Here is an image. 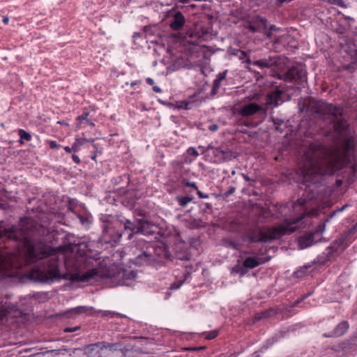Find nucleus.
Segmentation results:
<instances>
[{"instance_id":"423d86ee","label":"nucleus","mask_w":357,"mask_h":357,"mask_svg":"<svg viewBox=\"0 0 357 357\" xmlns=\"http://www.w3.org/2000/svg\"><path fill=\"white\" fill-rule=\"evenodd\" d=\"M153 225L144 219L137 220V223L134 224L128 220L124 222V228L131 231L128 238H131L135 234H142L143 235H149L153 233L151 228Z\"/></svg>"},{"instance_id":"412c9836","label":"nucleus","mask_w":357,"mask_h":357,"mask_svg":"<svg viewBox=\"0 0 357 357\" xmlns=\"http://www.w3.org/2000/svg\"><path fill=\"white\" fill-rule=\"evenodd\" d=\"M153 260V257L151 255L144 252L139 255L137 258V263L140 264H148Z\"/></svg>"},{"instance_id":"dca6fc26","label":"nucleus","mask_w":357,"mask_h":357,"mask_svg":"<svg viewBox=\"0 0 357 357\" xmlns=\"http://www.w3.org/2000/svg\"><path fill=\"white\" fill-rule=\"evenodd\" d=\"M185 23V17L181 12H177L174 16L173 20L170 23V26L174 30L180 29Z\"/></svg>"},{"instance_id":"680f3d73","label":"nucleus","mask_w":357,"mask_h":357,"mask_svg":"<svg viewBox=\"0 0 357 357\" xmlns=\"http://www.w3.org/2000/svg\"><path fill=\"white\" fill-rule=\"evenodd\" d=\"M258 98V97H256V96H252V98Z\"/></svg>"},{"instance_id":"c9c22d12","label":"nucleus","mask_w":357,"mask_h":357,"mask_svg":"<svg viewBox=\"0 0 357 357\" xmlns=\"http://www.w3.org/2000/svg\"><path fill=\"white\" fill-rule=\"evenodd\" d=\"M75 142L80 146H83L86 142V139L84 137L75 138Z\"/></svg>"},{"instance_id":"1a4fd4ad","label":"nucleus","mask_w":357,"mask_h":357,"mask_svg":"<svg viewBox=\"0 0 357 357\" xmlns=\"http://www.w3.org/2000/svg\"><path fill=\"white\" fill-rule=\"evenodd\" d=\"M0 325L6 322L7 315L12 312H17V305L8 302V298L0 299Z\"/></svg>"},{"instance_id":"de8ad7c7","label":"nucleus","mask_w":357,"mask_h":357,"mask_svg":"<svg viewBox=\"0 0 357 357\" xmlns=\"http://www.w3.org/2000/svg\"><path fill=\"white\" fill-rule=\"evenodd\" d=\"M76 328H65L64 331L65 332H73V331H76Z\"/></svg>"},{"instance_id":"4c0bfd02","label":"nucleus","mask_w":357,"mask_h":357,"mask_svg":"<svg viewBox=\"0 0 357 357\" xmlns=\"http://www.w3.org/2000/svg\"><path fill=\"white\" fill-rule=\"evenodd\" d=\"M72 151L73 152H77L80 149V146L75 141L73 144L72 145Z\"/></svg>"},{"instance_id":"37998d69","label":"nucleus","mask_w":357,"mask_h":357,"mask_svg":"<svg viewBox=\"0 0 357 357\" xmlns=\"http://www.w3.org/2000/svg\"><path fill=\"white\" fill-rule=\"evenodd\" d=\"M72 158L75 163L79 164L80 162V159L77 155L73 154Z\"/></svg>"},{"instance_id":"f03ea898","label":"nucleus","mask_w":357,"mask_h":357,"mask_svg":"<svg viewBox=\"0 0 357 357\" xmlns=\"http://www.w3.org/2000/svg\"><path fill=\"white\" fill-rule=\"evenodd\" d=\"M301 167L302 182H320L323 176L333 175L347 165L354 162L355 142L352 137H344L334 146L326 147L320 142L312 143L303 151Z\"/></svg>"},{"instance_id":"7ed1b4c3","label":"nucleus","mask_w":357,"mask_h":357,"mask_svg":"<svg viewBox=\"0 0 357 357\" xmlns=\"http://www.w3.org/2000/svg\"><path fill=\"white\" fill-rule=\"evenodd\" d=\"M310 204L305 198L301 197L291 206L280 204L273 206L269 211L274 212L276 219L283 218L281 224L275 227H264L252 238L254 241L266 242L278 239L291 234L300 227L310 225L312 217L317 216L318 210L308 211Z\"/></svg>"},{"instance_id":"864d4df0","label":"nucleus","mask_w":357,"mask_h":357,"mask_svg":"<svg viewBox=\"0 0 357 357\" xmlns=\"http://www.w3.org/2000/svg\"><path fill=\"white\" fill-rule=\"evenodd\" d=\"M94 142V139H86V142H90V143H93Z\"/></svg>"},{"instance_id":"c03bdc74","label":"nucleus","mask_w":357,"mask_h":357,"mask_svg":"<svg viewBox=\"0 0 357 357\" xmlns=\"http://www.w3.org/2000/svg\"><path fill=\"white\" fill-rule=\"evenodd\" d=\"M273 312V310H271L268 312H264L262 313V316L261 317H267L270 316V314Z\"/></svg>"},{"instance_id":"0eeeda50","label":"nucleus","mask_w":357,"mask_h":357,"mask_svg":"<svg viewBox=\"0 0 357 357\" xmlns=\"http://www.w3.org/2000/svg\"><path fill=\"white\" fill-rule=\"evenodd\" d=\"M287 100V95L282 89H276L268 93L266 98V105L269 106H277Z\"/></svg>"},{"instance_id":"9b49d317","label":"nucleus","mask_w":357,"mask_h":357,"mask_svg":"<svg viewBox=\"0 0 357 357\" xmlns=\"http://www.w3.org/2000/svg\"><path fill=\"white\" fill-rule=\"evenodd\" d=\"M99 275V272L97 269L93 268L88 271L87 272L83 273H77L72 275V279L73 280L80 281L83 282H89L92 279H96Z\"/></svg>"},{"instance_id":"393cba45","label":"nucleus","mask_w":357,"mask_h":357,"mask_svg":"<svg viewBox=\"0 0 357 357\" xmlns=\"http://www.w3.org/2000/svg\"><path fill=\"white\" fill-rule=\"evenodd\" d=\"M18 134L20 137V142L21 144H23V140H26L27 142L31 140V135L23 129H20L18 130Z\"/></svg>"},{"instance_id":"f8f14e48","label":"nucleus","mask_w":357,"mask_h":357,"mask_svg":"<svg viewBox=\"0 0 357 357\" xmlns=\"http://www.w3.org/2000/svg\"><path fill=\"white\" fill-rule=\"evenodd\" d=\"M177 218L189 229H196L202 226V222L200 219L193 218L189 215H178Z\"/></svg>"},{"instance_id":"8fccbe9b","label":"nucleus","mask_w":357,"mask_h":357,"mask_svg":"<svg viewBox=\"0 0 357 357\" xmlns=\"http://www.w3.org/2000/svg\"><path fill=\"white\" fill-rule=\"evenodd\" d=\"M153 89L156 93H160L161 92V89L158 86H153Z\"/></svg>"},{"instance_id":"6e6552de","label":"nucleus","mask_w":357,"mask_h":357,"mask_svg":"<svg viewBox=\"0 0 357 357\" xmlns=\"http://www.w3.org/2000/svg\"><path fill=\"white\" fill-rule=\"evenodd\" d=\"M285 79L289 82H294L298 86H303L307 80L306 73L303 68H292L288 70Z\"/></svg>"},{"instance_id":"a18cd8bd","label":"nucleus","mask_w":357,"mask_h":357,"mask_svg":"<svg viewBox=\"0 0 357 357\" xmlns=\"http://www.w3.org/2000/svg\"><path fill=\"white\" fill-rule=\"evenodd\" d=\"M146 82L149 85H153L154 84V80L150 77L146 78Z\"/></svg>"},{"instance_id":"72a5a7b5","label":"nucleus","mask_w":357,"mask_h":357,"mask_svg":"<svg viewBox=\"0 0 357 357\" xmlns=\"http://www.w3.org/2000/svg\"><path fill=\"white\" fill-rule=\"evenodd\" d=\"M189 36L192 38H196V42L197 41V40H200L202 39L203 37H204V35L203 33L202 34H200L199 32L196 33L195 31H193V32H191L190 34H189Z\"/></svg>"},{"instance_id":"052dcab7","label":"nucleus","mask_w":357,"mask_h":357,"mask_svg":"<svg viewBox=\"0 0 357 357\" xmlns=\"http://www.w3.org/2000/svg\"><path fill=\"white\" fill-rule=\"evenodd\" d=\"M247 65L250 63V61L248 59L246 60Z\"/></svg>"},{"instance_id":"e433bc0d","label":"nucleus","mask_w":357,"mask_h":357,"mask_svg":"<svg viewBox=\"0 0 357 357\" xmlns=\"http://www.w3.org/2000/svg\"><path fill=\"white\" fill-rule=\"evenodd\" d=\"M227 75V71L220 73L218 74V77L216 78L217 80L219 82H222L223 79H225Z\"/></svg>"},{"instance_id":"c756f323","label":"nucleus","mask_w":357,"mask_h":357,"mask_svg":"<svg viewBox=\"0 0 357 357\" xmlns=\"http://www.w3.org/2000/svg\"><path fill=\"white\" fill-rule=\"evenodd\" d=\"M191 200L192 199L188 197H182L178 198V203L181 206H186L189 202H191Z\"/></svg>"},{"instance_id":"5fc2aeb1","label":"nucleus","mask_w":357,"mask_h":357,"mask_svg":"<svg viewBox=\"0 0 357 357\" xmlns=\"http://www.w3.org/2000/svg\"><path fill=\"white\" fill-rule=\"evenodd\" d=\"M3 21L5 24H7L8 22V18H4Z\"/></svg>"},{"instance_id":"f3484780","label":"nucleus","mask_w":357,"mask_h":357,"mask_svg":"<svg viewBox=\"0 0 357 357\" xmlns=\"http://www.w3.org/2000/svg\"><path fill=\"white\" fill-rule=\"evenodd\" d=\"M348 236L349 234H343L338 241L333 243L332 249L335 252L344 250L349 245V241H347Z\"/></svg>"},{"instance_id":"a878e982","label":"nucleus","mask_w":357,"mask_h":357,"mask_svg":"<svg viewBox=\"0 0 357 357\" xmlns=\"http://www.w3.org/2000/svg\"><path fill=\"white\" fill-rule=\"evenodd\" d=\"M262 261L254 258V257H247V268H255L259 265Z\"/></svg>"},{"instance_id":"c85d7f7f","label":"nucleus","mask_w":357,"mask_h":357,"mask_svg":"<svg viewBox=\"0 0 357 357\" xmlns=\"http://www.w3.org/2000/svg\"><path fill=\"white\" fill-rule=\"evenodd\" d=\"M231 54L238 56L239 59H243L245 56V52L241 50L232 49Z\"/></svg>"},{"instance_id":"a211bd4d","label":"nucleus","mask_w":357,"mask_h":357,"mask_svg":"<svg viewBox=\"0 0 357 357\" xmlns=\"http://www.w3.org/2000/svg\"><path fill=\"white\" fill-rule=\"evenodd\" d=\"M349 324L347 321H342L340 323L335 330L331 332L328 336L330 337H338L342 335L348 329Z\"/></svg>"},{"instance_id":"2f4dec72","label":"nucleus","mask_w":357,"mask_h":357,"mask_svg":"<svg viewBox=\"0 0 357 357\" xmlns=\"http://www.w3.org/2000/svg\"><path fill=\"white\" fill-rule=\"evenodd\" d=\"M218 333L217 331H212L206 335L205 338L207 340H213L218 336Z\"/></svg>"},{"instance_id":"bf43d9fd","label":"nucleus","mask_w":357,"mask_h":357,"mask_svg":"<svg viewBox=\"0 0 357 357\" xmlns=\"http://www.w3.org/2000/svg\"><path fill=\"white\" fill-rule=\"evenodd\" d=\"M96 155H93V156H92V158H92V160H96Z\"/></svg>"},{"instance_id":"603ef678","label":"nucleus","mask_w":357,"mask_h":357,"mask_svg":"<svg viewBox=\"0 0 357 357\" xmlns=\"http://www.w3.org/2000/svg\"><path fill=\"white\" fill-rule=\"evenodd\" d=\"M181 284L176 285V284H172V285L171 286V288H172V289H178V288L180 287V286H181Z\"/></svg>"},{"instance_id":"7c9ffc66","label":"nucleus","mask_w":357,"mask_h":357,"mask_svg":"<svg viewBox=\"0 0 357 357\" xmlns=\"http://www.w3.org/2000/svg\"><path fill=\"white\" fill-rule=\"evenodd\" d=\"M100 312L102 317H114L120 315L119 313L112 311H100Z\"/></svg>"},{"instance_id":"79ce46f5","label":"nucleus","mask_w":357,"mask_h":357,"mask_svg":"<svg viewBox=\"0 0 357 357\" xmlns=\"http://www.w3.org/2000/svg\"><path fill=\"white\" fill-rule=\"evenodd\" d=\"M185 185L187 186H189V187H191V188H193L197 190V186L195 182H186Z\"/></svg>"},{"instance_id":"f257e3e1","label":"nucleus","mask_w":357,"mask_h":357,"mask_svg":"<svg viewBox=\"0 0 357 357\" xmlns=\"http://www.w3.org/2000/svg\"><path fill=\"white\" fill-rule=\"evenodd\" d=\"M31 235V232L24 227H12L4 230L1 236L20 241L21 245L15 252L0 250V268L5 270L20 268L38 259H46L43 268L38 271V278L43 282L60 278L59 264L71 254L73 245L52 248L42 242L36 243Z\"/></svg>"},{"instance_id":"bb28decb","label":"nucleus","mask_w":357,"mask_h":357,"mask_svg":"<svg viewBox=\"0 0 357 357\" xmlns=\"http://www.w3.org/2000/svg\"><path fill=\"white\" fill-rule=\"evenodd\" d=\"M89 113L88 112H84L82 115L79 116L77 119L78 121V127H81V125L83 121H86L87 123H89L91 126H93V123H90L88 119V116Z\"/></svg>"},{"instance_id":"6e6d98bb","label":"nucleus","mask_w":357,"mask_h":357,"mask_svg":"<svg viewBox=\"0 0 357 357\" xmlns=\"http://www.w3.org/2000/svg\"><path fill=\"white\" fill-rule=\"evenodd\" d=\"M247 29H250L251 30H254V28H253L252 26H248V24H247Z\"/></svg>"},{"instance_id":"20e7f679","label":"nucleus","mask_w":357,"mask_h":357,"mask_svg":"<svg viewBox=\"0 0 357 357\" xmlns=\"http://www.w3.org/2000/svg\"><path fill=\"white\" fill-rule=\"evenodd\" d=\"M119 346L117 343L100 342L86 347L85 352L89 357H107L109 352L116 350Z\"/></svg>"},{"instance_id":"49530a36","label":"nucleus","mask_w":357,"mask_h":357,"mask_svg":"<svg viewBox=\"0 0 357 357\" xmlns=\"http://www.w3.org/2000/svg\"><path fill=\"white\" fill-rule=\"evenodd\" d=\"M188 105H189V103H188V102H181V105L179 107H183V108H185V109H188V108H189V107H188Z\"/></svg>"},{"instance_id":"58836bf2","label":"nucleus","mask_w":357,"mask_h":357,"mask_svg":"<svg viewBox=\"0 0 357 357\" xmlns=\"http://www.w3.org/2000/svg\"><path fill=\"white\" fill-rule=\"evenodd\" d=\"M218 129V126L217 124H211L208 126V130L212 132H215Z\"/></svg>"},{"instance_id":"ea45409f","label":"nucleus","mask_w":357,"mask_h":357,"mask_svg":"<svg viewBox=\"0 0 357 357\" xmlns=\"http://www.w3.org/2000/svg\"><path fill=\"white\" fill-rule=\"evenodd\" d=\"M269 213H270V211H266V210H265V209H263V210L261 211V215H261V218H268V216L269 215Z\"/></svg>"},{"instance_id":"aec40b11","label":"nucleus","mask_w":357,"mask_h":357,"mask_svg":"<svg viewBox=\"0 0 357 357\" xmlns=\"http://www.w3.org/2000/svg\"><path fill=\"white\" fill-rule=\"evenodd\" d=\"M245 272V259H242L241 261L232 268V274H239L241 276L243 275Z\"/></svg>"},{"instance_id":"39448f33","label":"nucleus","mask_w":357,"mask_h":357,"mask_svg":"<svg viewBox=\"0 0 357 357\" xmlns=\"http://www.w3.org/2000/svg\"><path fill=\"white\" fill-rule=\"evenodd\" d=\"M153 225L144 219L137 220V223L134 224L128 220L124 222V228L131 231L128 238H131L135 234H142L143 235H149L153 233L151 228Z\"/></svg>"},{"instance_id":"5701e85b","label":"nucleus","mask_w":357,"mask_h":357,"mask_svg":"<svg viewBox=\"0 0 357 357\" xmlns=\"http://www.w3.org/2000/svg\"><path fill=\"white\" fill-rule=\"evenodd\" d=\"M205 149L203 146H199L198 149H196L192 147H190L187 150V153L189 155L192 156L194 158H197L199 155L204 153Z\"/></svg>"},{"instance_id":"b1692460","label":"nucleus","mask_w":357,"mask_h":357,"mask_svg":"<svg viewBox=\"0 0 357 357\" xmlns=\"http://www.w3.org/2000/svg\"><path fill=\"white\" fill-rule=\"evenodd\" d=\"M92 310V307H87L84 306H79L71 310V311L75 314H91Z\"/></svg>"},{"instance_id":"9d476101","label":"nucleus","mask_w":357,"mask_h":357,"mask_svg":"<svg viewBox=\"0 0 357 357\" xmlns=\"http://www.w3.org/2000/svg\"><path fill=\"white\" fill-rule=\"evenodd\" d=\"M325 223L320 225L314 233H309L301 236L298 239V244L301 249H305L312 245L313 242L314 241V235L316 234H321L324 232L325 230Z\"/></svg>"},{"instance_id":"4d7b16f0","label":"nucleus","mask_w":357,"mask_h":357,"mask_svg":"<svg viewBox=\"0 0 357 357\" xmlns=\"http://www.w3.org/2000/svg\"><path fill=\"white\" fill-rule=\"evenodd\" d=\"M266 82H267V84H273V81H271V80H268V79H266Z\"/></svg>"},{"instance_id":"4468645a","label":"nucleus","mask_w":357,"mask_h":357,"mask_svg":"<svg viewBox=\"0 0 357 357\" xmlns=\"http://www.w3.org/2000/svg\"><path fill=\"white\" fill-rule=\"evenodd\" d=\"M247 126H248V116L257 114L261 118H264L266 114V109L256 103L247 104Z\"/></svg>"},{"instance_id":"09e8293b","label":"nucleus","mask_w":357,"mask_h":357,"mask_svg":"<svg viewBox=\"0 0 357 357\" xmlns=\"http://www.w3.org/2000/svg\"><path fill=\"white\" fill-rule=\"evenodd\" d=\"M197 194L199 195V197L200 198H207L208 197V195H203V193H202L200 191H197Z\"/></svg>"},{"instance_id":"6ab92c4d","label":"nucleus","mask_w":357,"mask_h":357,"mask_svg":"<svg viewBox=\"0 0 357 357\" xmlns=\"http://www.w3.org/2000/svg\"><path fill=\"white\" fill-rule=\"evenodd\" d=\"M136 278V273L134 271L123 273L122 275L121 285L130 286Z\"/></svg>"},{"instance_id":"cd10ccee","label":"nucleus","mask_w":357,"mask_h":357,"mask_svg":"<svg viewBox=\"0 0 357 357\" xmlns=\"http://www.w3.org/2000/svg\"><path fill=\"white\" fill-rule=\"evenodd\" d=\"M346 128H347V125H346L345 122H344L342 120L337 121L335 124V129L337 131H338L339 132L344 131V130H346Z\"/></svg>"},{"instance_id":"473e14b6","label":"nucleus","mask_w":357,"mask_h":357,"mask_svg":"<svg viewBox=\"0 0 357 357\" xmlns=\"http://www.w3.org/2000/svg\"><path fill=\"white\" fill-rule=\"evenodd\" d=\"M220 84H221V82H219L216 79L214 80L213 89H212V91H211L213 94H215L217 93L218 89L220 86Z\"/></svg>"},{"instance_id":"f704fd0d","label":"nucleus","mask_w":357,"mask_h":357,"mask_svg":"<svg viewBox=\"0 0 357 357\" xmlns=\"http://www.w3.org/2000/svg\"><path fill=\"white\" fill-rule=\"evenodd\" d=\"M50 147L52 149H58L60 147V145L56 143V141L50 140L48 142Z\"/></svg>"},{"instance_id":"2eb2a0df","label":"nucleus","mask_w":357,"mask_h":357,"mask_svg":"<svg viewBox=\"0 0 357 357\" xmlns=\"http://www.w3.org/2000/svg\"><path fill=\"white\" fill-rule=\"evenodd\" d=\"M232 112L235 118L240 121L242 125L245 123V120L244 119L245 117V103L241 102L235 105L233 107Z\"/></svg>"},{"instance_id":"13d9d810","label":"nucleus","mask_w":357,"mask_h":357,"mask_svg":"<svg viewBox=\"0 0 357 357\" xmlns=\"http://www.w3.org/2000/svg\"><path fill=\"white\" fill-rule=\"evenodd\" d=\"M291 0H280L281 3L286 2V1H290Z\"/></svg>"},{"instance_id":"4be33fe9","label":"nucleus","mask_w":357,"mask_h":357,"mask_svg":"<svg viewBox=\"0 0 357 357\" xmlns=\"http://www.w3.org/2000/svg\"><path fill=\"white\" fill-rule=\"evenodd\" d=\"M275 63H276V61L273 59H270V60L263 59V60L257 61L256 62H255V64L257 65L261 68H269L272 67L273 65Z\"/></svg>"},{"instance_id":"a19ab883","label":"nucleus","mask_w":357,"mask_h":357,"mask_svg":"<svg viewBox=\"0 0 357 357\" xmlns=\"http://www.w3.org/2000/svg\"><path fill=\"white\" fill-rule=\"evenodd\" d=\"M234 191H235V188L234 187H230L229 190L225 193V195L226 197H229V195H232L234 192Z\"/></svg>"},{"instance_id":"ddd939ff","label":"nucleus","mask_w":357,"mask_h":357,"mask_svg":"<svg viewBox=\"0 0 357 357\" xmlns=\"http://www.w3.org/2000/svg\"><path fill=\"white\" fill-rule=\"evenodd\" d=\"M320 110L319 112L328 114L335 118L342 114V109L332 104L321 102L319 103Z\"/></svg>"},{"instance_id":"3c124183","label":"nucleus","mask_w":357,"mask_h":357,"mask_svg":"<svg viewBox=\"0 0 357 357\" xmlns=\"http://www.w3.org/2000/svg\"><path fill=\"white\" fill-rule=\"evenodd\" d=\"M64 150L68 152V153H71L72 152V147H69V146H65L64 147Z\"/></svg>"}]
</instances>
